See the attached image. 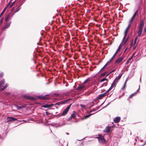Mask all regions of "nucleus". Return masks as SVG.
Returning a JSON list of instances; mask_svg holds the SVG:
<instances>
[{"instance_id": "nucleus-11", "label": "nucleus", "mask_w": 146, "mask_h": 146, "mask_svg": "<svg viewBox=\"0 0 146 146\" xmlns=\"http://www.w3.org/2000/svg\"><path fill=\"white\" fill-rule=\"evenodd\" d=\"M120 119L121 118L119 117H116L114 118V121L115 123H118L119 122Z\"/></svg>"}, {"instance_id": "nucleus-38", "label": "nucleus", "mask_w": 146, "mask_h": 146, "mask_svg": "<svg viewBox=\"0 0 146 146\" xmlns=\"http://www.w3.org/2000/svg\"><path fill=\"white\" fill-rule=\"evenodd\" d=\"M4 74L3 72H1L0 74V77H2L3 76Z\"/></svg>"}, {"instance_id": "nucleus-41", "label": "nucleus", "mask_w": 146, "mask_h": 146, "mask_svg": "<svg viewBox=\"0 0 146 146\" xmlns=\"http://www.w3.org/2000/svg\"><path fill=\"white\" fill-rule=\"evenodd\" d=\"M88 80V79H86L85 81L84 82V84H86V82Z\"/></svg>"}, {"instance_id": "nucleus-23", "label": "nucleus", "mask_w": 146, "mask_h": 146, "mask_svg": "<svg viewBox=\"0 0 146 146\" xmlns=\"http://www.w3.org/2000/svg\"><path fill=\"white\" fill-rule=\"evenodd\" d=\"M92 115V114H88V115H86L84 116V117L82 119H86L88 118V117H89L91 115Z\"/></svg>"}, {"instance_id": "nucleus-28", "label": "nucleus", "mask_w": 146, "mask_h": 146, "mask_svg": "<svg viewBox=\"0 0 146 146\" xmlns=\"http://www.w3.org/2000/svg\"><path fill=\"white\" fill-rule=\"evenodd\" d=\"M42 107L46 108H50V106H49V105H48L46 104L44 105H43L42 106Z\"/></svg>"}, {"instance_id": "nucleus-15", "label": "nucleus", "mask_w": 146, "mask_h": 146, "mask_svg": "<svg viewBox=\"0 0 146 146\" xmlns=\"http://www.w3.org/2000/svg\"><path fill=\"white\" fill-rule=\"evenodd\" d=\"M121 75L119 74L117 77H116L114 80H115L116 82H117V81L121 78Z\"/></svg>"}, {"instance_id": "nucleus-40", "label": "nucleus", "mask_w": 146, "mask_h": 146, "mask_svg": "<svg viewBox=\"0 0 146 146\" xmlns=\"http://www.w3.org/2000/svg\"><path fill=\"white\" fill-rule=\"evenodd\" d=\"M21 9V7H19L18 9L16 10V11H15V12H17V11H18Z\"/></svg>"}, {"instance_id": "nucleus-27", "label": "nucleus", "mask_w": 146, "mask_h": 146, "mask_svg": "<svg viewBox=\"0 0 146 146\" xmlns=\"http://www.w3.org/2000/svg\"><path fill=\"white\" fill-rule=\"evenodd\" d=\"M133 41L132 40L131 42V43L129 47L128 50H130L131 48L132 47V46L133 45Z\"/></svg>"}, {"instance_id": "nucleus-20", "label": "nucleus", "mask_w": 146, "mask_h": 146, "mask_svg": "<svg viewBox=\"0 0 146 146\" xmlns=\"http://www.w3.org/2000/svg\"><path fill=\"white\" fill-rule=\"evenodd\" d=\"M7 7H5L4 8V9L3 10L2 12L1 13V14L0 15V18H1L2 17V16L3 15V14H4V12H5V10H6Z\"/></svg>"}, {"instance_id": "nucleus-8", "label": "nucleus", "mask_w": 146, "mask_h": 146, "mask_svg": "<svg viewBox=\"0 0 146 146\" xmlns=\"http://www.w3.org/2000/svg\"><path fill=\"white\" fill-rule=\"evenodd\" d=\"M7 121H15L17 119L13 117H8L7 118Z\"/></svg>"}, {"instance_id": "nucleus-18", "label": "nucleus", "mask_w": 146, "mask_h": 146, "mask_svg": "<svg viewBox=\"0 0 146 146\" xmlns=\"http://www.w3.org/2000/svg\"><path fill=\"white\" fill-rule=\"evenodd\" d=\"M23 97H24V98L26 99H32V98L31 97L29 96H28V95H25L23 96Z\"/></svg>"}, {"instance_id": "nucleus-39", "label": "nucleus", "mask_w": 146, "mask_h": 146, "mask_svg": "<svg viewBox=\"0 0 146 146\" xmlns=\"http://www.w3.org/2000/svg\"><path fill=\"white\" fill-rule=\"evenodd\" d=\"M146 32V25L145 27L144 28L143 31V32L144 33H145Z\"/></svg>"}, {"instance_id": "nucleus-9", "label": "nucleus", "mask_w": 146, "mask_h": 146, "mask_svg": "<svg viewBox=\"0 0 146 146\" xmlns=\"http://www.w3.org/2000/svg\"><path fill=\"white\" fill-rule=\"evenodd\" d=\"M108 92H107V91L105 93L100 94V95H99V96L98 97V98L99 99H100L102 98L105 95V94L107 93H108Z\"/></svg>"}, {"instance_id": "nucleus-22", "label": "nucleus", "mask_w": 146, "mask_h": 146, "mask_svg": "<svg viewBox=\"0 0 146 146\" xmlns=\"http://www.w3.org/2000/svg\"><path fill=\"white\" fill-rule=\"evenodd\" d=\"M12 16H10L9 14L7 17H6L5 19V21H8L9 19H10Z\"/></svg>"}, {"instance_id": "nucleus-58", "label": "nucleus", "mask_w": 146, "mask_h": 146, "mask_svg": "<svg viewBox=\"0 0 146 146\" xmlns=\"http://www.w3.org/2000/svg\"><path fill=\"white\" fill-rule=\"evenodd\" d=\"M105 68H104V66L102 68L101 70H103Z\"/></svg>"}, {"instance_id": "nucleus-34", "label": "nucleus", "mask_w": 146, "mask_h": 146, "mask_svg": "<svg viewBox=\"0 0 146 146\" xmlns=\"http://www.w3.org/2000/svg\"><path fill=\"white\" fill-rule=\"evenodd\" d=\"M3 19H4L3 18H2L0 19V25H1L2 24Z\"/></svg>"}, {"instance_id": "nucleus-3", "label": "nucleus", "mask_w": 146, "mask_h": 146, "mask_svg": "<svg viewBox=\"0 0 146 146\" xmlns=\"http://www.w3.org/2000/svg\"><path fill=\"white\" fill-rule=\"evenodd\" d=\"M130 27V25H128V27H127L126 28L125 31V34H124V36L123 39V40H122V42H123L125 39V36H126L127 35V34L128 33V32L129 31V29Z\"/></svg>"}, {"instance_id": "nucleus-24", "label": "nucleus", "mask_w": 146, "mask_h": 146, "mask_svg": "<svg viewBox=\"0 0 146 146\" xmlns=\"http://www.w3.org/2000/svg\"><path fill=\"white\" fill-rule=\"evenodd\" d=\"M137 12L138 11H136V12H135V13L134 14L132 18L133 19H134L135 18V17L137 15Z\"/></svg>"}, {"instance_id": "nucleus-54", "label": "nucleus", "mask_w": 146, "mask_h": 146, "mask_svg": "<svg viewBox=\"0 0 146 146\" xmlns=\"http://www.w3.org/2000/svg\"><path fill=\"white\" fill-rule=\"evenodd\" d=\"M138 138V137H136L135 139V141H137V139H136V138Z\"/></svg>"}, {"instance_id": "nucleus-36", "label": "nucleus", "mask_w": 146, "mask_h": 146, "mask_svg": "<svg viewBox=\"0 0 146 146\" xmlns=\"http://www.w3.org/2000/svg\"><path fill=\"white\" fill-rule=\"evenodd\" d=\"M15 2L16 1H14L13 3H12L11 4V5H10V8H11L12 7V6H13V5L15 3Z\"/></svg>"}, {"instance_id": "nucleus-51", "label": "nucleus", "mask_w": 146, "mask_h": 146, "mask_svg": "<svg viewBox=\"0 0 146 146\" xmlns=\"http://www.w3.org/2000/svg\"><path fill=\"white\" fill-rule=\"evenodd\" d=\"M136 46H134L133 49L134 50L135 49H136Z\"/></svg>"}, {"instance_id": "nucleus-53", "label": "nucleus", "mask_w": 146, "mask_h": 146, "mask_svg": "<svg viewBox=\"0 0 146 146\" xmlns=\"http://www.w3.org/2000/svg\"><path fill=\"white\" fill-rule=\"evenodd\" d=\"M139 81H140V82H141V77H140V80H139Z\"/></svg>"}, {"instance_id": "nucleus-50", "label": "nucleus", "mask_w": 146, "mask_h": 146, "mask_svg": "<svg viewBox=\"0 0 146 146\" xmlns=\"http://www.w3.org/2000/svg\"><path fill=\"white\" fill-rule=\"evenodd\" d=\"M117 54V53H116L115 52V53L113 55V56L115 57V55Z\"/></svg>"}, {"instance_id": "nucleus-31", "label": "nucleus", "mask_w": 146, "mask_h": 146, "mask_svg": "<svg viewBox=\"0 0 146 146\" xmlns=\"http://www.w3.org/2000/svg\"><path fill=\"white\" fill-rule=\"evenodd\" d=\"M16 108H17L18 110L21 109H22L23 108L22 107L19 106L17 105H16Z\"/></svg>"}, {"instance_id": "nucleus-4", "label": "nucleus", "mask_w": 146, "mask_h": 146, "mask_svg": "<svg viewBox=\"0 0 146 146\" xmlns=\"http://www.w3.org/2000/svg\"><path fill=\"white\" fill-rule=\"evenodd\" d=\"M117 82L115 80H114L113 83L111 84V86L109 88V89L107 91V92H110L113 88V86H116V84Z\"/></svg>"}, {"instance_id": "nucleus-45", "label": "nucleus", "mask_w": 146, "mask_h": 146, "mask_svg": "<svg viewBox=\"0 0 146 146\" xmlns=\"http://www.w3.org/2000/svg\"><path fill=\"white\" fill-rule=\"evenodd\" d=\"M115 70V69H114V70H112V71H111V72H110V73H112V72H114Z\"/></svg>"}, {"instance_id": "nucleus-37", "label": "nucleus", "mask_w": 146, "mask_h": 146, "mask_svg": "<svg viewBox=\"0 0 146 146\" xmlns=\"http://www.w3.org/2000/svg\"><path fill=\"white\" fill-rule=\"evenodd\" d=\"M127 81V80H126L125 82V83L124 84V85L123 86L122 88V90H123L125 88V86L126 84Z\"/></svg>"}, {"instance_id": "nucleus-49", "label": "nucleus", "mask_w": 146, "mask_h": 146, "mask_svg": "<svg viewBox=\"0 0 146 146\" xmlns=\"http://www.w3.org/2000/svg\"><path fill=\"white\" fill-rule=\"evenodd\" d=\"M111 61H110V60L107 62L106 64H107V65L109 64Z\"/></svg>"}, {"instance_id": "nucleus-10", "label": "nucleus", "mask_w": 146, "mask_h": 146, "mask_svg": "<svg viewBox=\"0 0 146 146\" xmlns=\"http://www.w3.org/2000/svg\"><path fill=\"white\" fill-rule=\"evenodd\" d=\"M144 20H142L140 21L139 27L143 28V26L144 25Z\"/></svg>"}, {"instance_id": "nucleus-1", "label": "nucleus", "mask_w": 146, "mask_h": 146, "mask_svg": "<svg viewBox=\"0 0 146 146\" xmlns=\"http://www.w3.org/2000/svg\"><path fill=\"white\" fill-rule=\"evenodd\" d=\"M97 138L98 139V141L100 143H104L105 141V140L104 139L103 136L100 135H98V137H97Z\"/></svg>"}, {"instance_id": "nucleus-47", "label": "nucleus", "mask_w": 146, "mask_h": 146, "mask_svg": "<svg viewBox=\"0 0 146 146\" xmlns=\"http://www.w3.org/2000/svg\"><path fill=\"white\" fill-rule=\"evenodd\" d=\"M128 48H129V47H127L125 49H127V50H128V51H129V50H128Z\"/></svg>"}, {"instance_id": "nucleus-33", "label": "nucleus", "mask_w": 146, "mask_h": 146, "mask_svg": "<svg viewBox=\"0 0 146 146\" xmlns=\"http://www.w3.org/2000/svg\"><path fill=\"white\" fill-rule=\"evenodd\" d=\"M135 94L136 93H134L131 94L129 96V98H131L132 96H134Z\"/></svg>"}, {"instance_id": "nucleus-2", "label": "nucleus", "mask_w": 146, "mask_h": 146, "mask_svg": "<svg viewBox=\"0 0 146 146\" xmlns=\"http://www.w3.org/2000/svg\"><path fill=\"white\" fill-rule=\"evenodd\" d=\"M71 104L69 105L66 109H65L63 111V113L62 114V115H65L68 112V111L70 108Z\"/></svg>"}, {"instance_id": "nucleus-48", "label": "nucleus", "mask_w": 146, "mask_h": 146, "mask_svg": "<svg viewBox=\"0 0 146 146\" xmlns=\"http://www.w3.org/2000/svg\"><path fill=\"white\" fill-rule=\"evenodd\" d=\"M111 61H110V60L107 62L106 64H107V65L109 64Z\"/></svg>"}, {"instance_id": "nucleus-35", "label": "nucleus", "mask_w": 146, "mask_h": 146, "mask_svg": "<svg viewBox=\"0 0 146 146\" xmlns=\"http://www.w3.org/2000/svg\"><path fill=\"white\" fill-rule=\"evenodd\" d=\"M11 1H11V0L9 1V3H8V5H7V7L9 6V7H10V5H11V4H11Z\"/></svg>"}, {"instance_id": "nucleus-13", "label": "nucleus", "mask_w": 146, "mask_h": 146, "mask_svg": "<svg viewBox=\"0 0 146 146\" xmlns=\"http://www.w3.org/2000/svg\"><path fill=\"white\" fill-rule=\"evenodd\" d=\"M110 127H107L105 128V129L104 130V131L105 132L108 133L110 131Z\"/></svg>"}, {"instance_id": "nucleus-63", "label": "nucleus", "mask_w": 146, "mask_h": 146, "mask_svg": "<svg viewBox=\"0 0 146 146\" xmlns=\"http://www.w3.org/2000/svg\"><path fill=\"white\" fill-rule=\"evenodd\" d=\"M114 57H115L113 56H112V58L113 59V58H114Z\"/></svg>"}, {"instance_id": "nucleus-57", "label": "nucleus", "mask_w": 146, "mask_h": 146, "mask_svg": "<svg viewBox=\"0 0 146 146\" xmlns=\"http://www.w3.org/2000/svg\"><path fill=\"white\" fill-rule=\"evenodd\" d=\"M105 68H104V66L102 68L101 70H103Z\"/></svg>"}, {"instance_id": "nucleus-19", "label": "nucleus", "mask_w": 146, "mask_h": 146, "mask_svg": "<svg viewBox=\"0 0 146 146\" xmlns=\"http://www.w3.org/2000/svg\"><path fill=\"white\" fill-rule=\"evenodd\" d=\"M84 86H79L77 88V90H81L83 88Z\"/></svg>"}, {"instance_id": "nucleus-56", "label": "nucleus", "mask_w": 146, "mask_h": 146, "mask_svg": "<svg viewBox=\"0 0 146 146\" xmlns=\"http://www.w3.org/2000/svg\"><path fill=\"white\" fill-rule=\"evenodd\" d=\"M135 54V53H134L131 56H132V57H133V56H134V54Z\"/></svg>"}, {"instance_id": "nucleus-52", "label": "nucleus", "mask_w": 146, "mask_h": 146, "mask_svg": "<svg viewBox=\"0 0 146 146\" xmlns=\"http://www.w3.org/2000/svg\"><path fill=\"white\" fill-rule=\"evenodd\" d=\"M113 58H111V59L110 60V61H111L113 60Z\"/></svg>"}, {"instance_id": "nucleus-17", "label": "nucleus", "mask_w": 146, "mask_h": 146, "mask_svg": "<svg viewBox=\"0 0 146 146\" xmlns=\"http://www.w3.org/2000/svg\"><path fill=\"white\" fill-rule=\"evenodd\" d=\"M9 86V85L7 84H5V86L3 87V88H1V91H3L5 89Z\"/></svg>"}, {"instance_id": "nucleus-21", "label": "nucleus", "mask_w": 146, "mask_h": 146, "mask_svg": "<svg viewBox=\"0 0 146 146\" xmlns=\"http://www.w3.org/2000/svg\"><path fill=\"white\" fill-rule=\"evenodd\" d=\"M40 99H46L47 98H46V96H38V97Z\"/></svg>"}, {"instance_id": "nucleus-60", "label": "nucleus", "mask_w": 146, "mask_h": 146, "mask_svg": "<svg viewBox=\"0 0 146 146\" xmlns=\"http://www.w3.org/2000/svg\"><path fill=\"white\" fill-rule=\"evenodd\" d=\"M105 68H104V66L102 68L101 70H103Z\"/></svg>"}, {"instance_id": "nucleus-55", "label": "nucleus", "mask_w": 146, "mask_h": 146, "mask_svg": "<svg viewBox=\"0 0 146 146\" xmlns=\"http://www.w3.org/2000/svg\"><path fill=\"white\" fill-rule=\"evenodd\" d=\"M135 54V53H134L131 56H132V57H133V56H134V54Z\"/></svg>"}, {"instance_id": "nucleus-7", "label": "nucleus", "mask_w": 146, "mask_h": 146, "mask_svg": "<svg viewBox=\"0 0 146 146\" xmlns=\"http://www.w3.org/2000/svg\"><path fill=\"white\" fill-rule=\"evenodd\" d=\"M143 29L142 28L138 27V31L137 32L138 36H140L141 35L142 33Z\"/></svg>"}, {"instance_id": "nucleus-16", "label": "nucleus", "mask_w": 146, "mask_h": 146, "mask_svg": "<svg viewBox=\"0 0 146 146\" xmlns=\"http://www.w3.org/2000/svg\"><path fill=\"white\" fill-rule=\"evenodd\" d=\"M122 47V43H121V44H120L119 46V47L118 48V49L115 52L117 53L118 51H119L121 49V48Z\"/></svg>"}, {"instance_id": "nucleus-32", "label": "nucleus", "mask_w": 146, "mask_h": 146, "mask_svg": "<svg viewBox=\"0 0 146 146\" xmlns=\"http://www.w3.org/2000/svg\"><path fill=\"white\" fill-rule=\"evenodd\" d=\"M107 73L106 72H104L103 73H102L100 75L101 76H104Z\"/></svg>"}, {"instance_id": "nucleus-29", "label": "nucleus", "mask_w": 146, "mask_h": 146, "mask_svg": "<svg viewBox=\"0 0 146 146\" xmlns=\"http://www.w3.org/2000/svg\"><path fill=\"white\" fill-rule=\"evenodd\" d=\"M108 80V79L106 78H104L103 79H101L100 81V82H104L105 81Z\"/></svg>"}, {"instance_id": "nucleus-6", "label": "nucleus", "mask_w": 146, "mask_h": 146, "mask_svg": "<svg viewBox=\"0 0 146 146\" xmlns=\"http://www.w3.org/2000/svg\"><path fill=\"white\" fill-rule=\"evenodd\" d=\"M76 112L75 111H74L73 113L70 117L69 118V119H71L72 118H74L76 116Z\"/></svg>"}, {"instance_id": "nucleus-59", "label": "nucleus", "mask_w": 146, "mask_h": 146, "mask_svg": "<svg viewBox=\"0 0 146 146\" xmlns=\"http://www.w3.org/2000/svg\"><path fill=\"white\" fill-rule=\"evenodd\" d=\"M105 68H104V66L102 68L101 70H103Z\"/></svg>"}, {"instance_id": "nucleus-25", "label": "nucleus", "mask_w": 146, "mask_h": 146, "mask_svg": "<svg viewBox=\"0 0 146 146\" xmlns=\"http://www.w3.org/2000/svg\"><path fill=\"white\" fill-rule=\"evenodd\" d=\"M133 19H134L133 18H131V19L129 21V25H130V26L131 24L132 23Z\"/></svg>"}, {"instance_id": "nucleus-42", "label": "nucleus", "mask_w": 146, "mask_h": 146, "mask_svg": "<svg viewBox=\"0 0 146 146\" xmlns=\"http://www.w3.org/2000/svg\"><path fill=\"white\" fill-rule=\"evenodd\" d=\"M128 38H127V39L125 40L124 41V44H125L127 42V40H128Z\"/></svg>"}, {"instance_id": "nucleus-30", "label": "nucleus", "mask_w": 146, "mask_h": 146, "mask_svg": "<svg viewBox=\"0 0 146 146\" xmlns=\"http://www.w3.org/2000/svg\"><path fill=\"white\" fill-rule=\"evenodd\" d=\"M137 37H136L135 38V40L134 41V43H133V46H134V45L135 44H136V41L137 40Z\"/></svg>"}, {"instance_id": "nucleus-5", "label": "nucleus", "mask_w": 146, "mask_h": 146, "mask_svg": "<svg viewBox=\"0 0 146 146\" xmlns=\"http://www.w3.org/2000/svg\"><path fill=\"white\" fill-rule=\"evenodd\" d=\"M123 56L122 55L121 57L118 58L116 60L115 63L119 64L120 63L123 59Z\"/></svg>"}, {"instance_id": "nucleus-44", "label": "nucleus", "mask_w": 146, "mask_h": 146, "mask_svg": "<svg viewBox=\"0 0 146 146\" xmlns=\"http://www.w3.org/2000/svg\"><path fill=\"white\" fill-rule=\"evenodd\" d=\"M81 106L83 108H84L85 107V106L84 105H81Z\"/></svg>"}, {"instance_id": "nucleus-62", "label": "nucleus", "mask_w": 146, "mask_h": 146, "mask_svg": "<svg viewBox=\"0 0 146 146\" xmlns=\"http://www.w3.org/2000/svg\"><path fill=\"white\" fill-rule=\"evenodd\" d=\"M127 50V49H125V50L124 51V52H125Z\"/></svg>"}, {"instance_id": "nucleus-64", "label": "nucleus", "mask_w": 146, "mask_h": 146, "mask_svg": "<svg viewBox=\"0 0 146 146\" xmlns=\"http://www.w3.org/2000/svg\"><path fill=\"white\" fill-rule=\"evenodd\" d=\"M66 134H67V135H69V134L68 133H66Z\"/></svg>"}, {"instance_id": "nucleus-61", "label": "nucleus", "mask_w": 146, "mask_h": 146, "mask_svg": "<svg viewBox=\"0 0 146 146\" xmlns=\"http://www.w3.org/2000/svg\"><path fill=\"white\" fill-rule=\"evenodd\" d=\"M139 88H140V86H139V89L137 90V92L139 91Z\"/></svg>"}, {"instance_id": "nucleus-43", "label": "nucleus", "mask_w": 146, "mask_h": 146, "mask_svg": "<svg viewBox=\"0 0 146 146\" xmlns=\"http://www.w3.org/2000/svg\"><path fill=\"white\" fill-rule=\"evenodd\" d=\"M49 105V106H50V107H52V106H53V105L52 104H51L50 105Z\"/></svg>"}, {"instance_id": "nucleus-26", "label": "nucleus", "mask_w": 146, "mask_h": 146, "mask_svg": "<svg viewBox=\"0 0 146 146\" xmlns=\"http://www.w3.org/2000/svg\"><path fill=\"white\" fill-rule=\"evenodd\" d=\"M132 56H131L129 59L128 60L127 62H126V64H128V63L129 62V61H130L133 58Z\"/></svg>"}, {"instance_id": "nucleus-12", "label": "nucleus", "mask_w": 146, "mask_h": 146, "mask_svg": "<svg viewBox=\"0 0 146 146\" xmlns=\"http://www.w3.org/2000/svg\"><path fill=\"white\" fill-rule=\"evenodd\" d=\"M11 22H10L6 24L5 26L3 27V29H7L10 26V24H11Z\"/></svg>"}, {"instance_id": "nucleus-14", "label": "nucleus", "mask_w": 146, "mask_h": 146, "mask_svg": "<svg viewBox=\"0 0 146 146\" xmlns=\"http://www.w3.org/2000/svg\"><path fill=\"white\" fill-rule=\"evenodd\" d=\"M5 80L3 79L0 82V88H1L3 85L5 84Z\"/></svg>"}, {"instance_id": "nucleus-46", "label": "nucleus", "mask_w": 146, "mask_h": 146, "mask_svg": "<svg viewBox=\"0 0 146 146\" xmlns=\"http://www.w3.org/2000/svg\"><path fill=\"white\" fill-rule=\"evenodd\" d=\"M107 66V64H106L104 66V68H105Z\"/></svg>"}]
</instances>
